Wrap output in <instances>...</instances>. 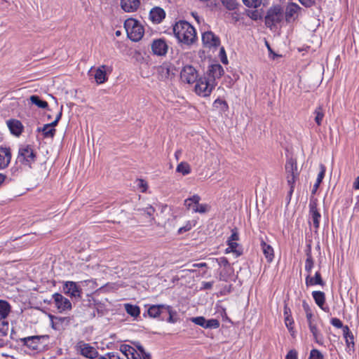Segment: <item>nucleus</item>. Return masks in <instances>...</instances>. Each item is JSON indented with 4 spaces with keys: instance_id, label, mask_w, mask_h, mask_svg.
Masks as SVG:
<instances>
[{
    "instance_id": "5",
    "label": "nucleus",
    "mask_w": 359,
    "mask_h": 359,
    "mask_svg": "<svg viewBox=\"0 0 359 359\" xmlns=\"http://www.w3.org/2000/svg\"><path fill=\"white\" fill-rule=\"evenodd\" d=\"M283 20V9L278 4L270 7L264 17L265 25L271 29Z\"/></svg>"
},
{
    "instance_id": "34",
    "label": "nucleus",
    "mask_w": 359,
    "mask_h": 359,
    "mask_svg": "<svg viewBox=\"0 0 359 359\" xmlns=\"http://www.w3.org/2000/svg\"><path fill=\"white\" fill-rule=\"evenodd\" d=\"M36 132L42 133V135L44 138H53L56 130L55 128H50L49 125L44 124L43 127H38L36 128Z\"/></svg>"
},
{
    "instance_id": "19",
    "label": "nucleus",
    "mask_w": 359,
    "mask_h": 359,
    "mask_svg": "<svg viewBox=\"0 0 359 359\" xmlns=\"http://www.w3.org/2000/svg\"><path fill=\"white\" fill-rule=\"evenodd\" d=\"M312 297L316 305L325 312H328L330 309L325 306V294L320 290L313 291L311 293Z\"/></svg>"
},
{
    "instance_id": "36",
    "label": "nucleus",
    "mask_w": 359,
    "mask_h": 359,
    "mask_svg": "<svg viewBox=\"0 0 359 359\" xmlns=\"http://www.w3.org/2000/svg\"><path fill=\"white\" fill-rule=\"evenodd\" d=\"M343 335L345 339L346 346L349 347L351 345L353 348L355 345L354 336L347 325L344 327Z\"/></svg>"
},
{
    "instance_id": "14",
    "label": "nucleus",
    "mask_w": 359,
    "mask_h": 359,
    "mask_svg": "<svg viewBox=\"0 0 359 359\" xmlns=\"http://www.w3.org/2000/svg\"><path fill=\"white\" fill-rule=\"evenodd\" d=\"M168 49V46L164 39H157L153 41L151 43V50L154 55L158 56L165 55Z\"/></svg>"
},
{
    "instance_id": "24",
    "label": "nucleus",
    "mask_w": 359,
    "mask_h": 359,
    "mask_svg": "<svg viewBox=\"0 0 359 359\" xmlns=\"http://www.w3.org/2000/svg\"><path fill=\"white\" fill-rule=\"evenodd\" d=\"M11 308L8 301L0 299V320H8L7 318L11 312Z\"/></svg>"
},
{
    "instance_id": "41",
    "label": "nucleus",
    "mask_w": 359,
    "mask_h": 359,
    "mask_svg": "<svg viewBox=\"0 0 359 359\" xmlns=\"http://www.w3.org/2000/svg\"><path fill=\"white\" fill-rule=\"evenodd\" d=\"M313 113L315 114V122L318 126H320L325 116L323 107L321 106L318 107Z\"/></svg>"
},
{
    "instance_id": "27",
    "label": "nucleus",
    "mask_w": 359,
    "mask_h": 359,
    "mask_svg": "<svg viewBox=\"0 0 359 359\" xmlns=\"http://www.w3.org/2000/svg\"><path fill=\"white\" fill-rule=\"evenodd\" d=\"M49 318L51 323V327L55 330H60L62 328L63 323L65 322H68L67 318L66 317L55 316L51 314L49 315Z\"/></svg>"
},
{
    "instance_id": "31",
    "label": "nucleus",
    "mask_w": 359,
    "mask_h": 359,
    "mask_svg": "<svg viewBox=\"0 0 359 359\" xmlns=\"http://www.w3.org/2000/svg\"><path fill=\"white\" fill-rule=\"evenodd\" d=\"M302 8L297 4L291 2L288 4L285 8V20L289 21L291 18L294 16Z\"/></svg>"
},
{
    "instance_id": "10",
    "label": "nucleus",
    "mask_w": 359,
    "mask_h": 359,
    "mask_svg": "<svg viewBox=\"0 0 359 359\" xmlns=\"http://www.w3.org/2000/svg\"><path fill=\"white\" fill-rule=\"evenodd\" d=\"M202 43L208 48H217L219 47L221 41L219 37L212 31H207L202 34Z\"/></svg>"
},
{
    "instance_id": "61",
    "label": "nucleus",
    "mask_w": 359,
    "mask_h": 359,
    "mask_svg": "<svg viewBox=\"0 0 359 359\" xmlns=\"http://www.w3.org/2000/svg\"><path fill=\"white\" fill-rule=\"evenodd\" d=\"M299 3L306 8H310L315 5V0H298Z\"/></svg>"
},
{
    "instance_id": "54",
    "label": "nucleus",
    "mask_w": 359,
    "mask_h": 359,
    "mask_svg": "<svg viewBox=\"0 0 359 359\" xmlns=\"http://www.w3.org/2000/svg\"><path fill=\"white\" fill-rule=\"evenodd\" d=\"M314 266V260L313 259H306L305 260V271L308 273V274H311L312 269Z\"/></svg>"
},
{
    "instance_id": "33",
    "label": "nucleus",
    "mask_w": 359,
    "mask_h": 359,
    "mask_svg": "<svg viewBox=\"0 0 359 359\" xmlns=\"http://www.w3.org/2000/svg\"><path fill=\"white\" fill-rule=\"evenodd\" d=\"M29 102L32 104H34L40 109H47L48 108V102L43 100L38 95H32L29 97Z\"/></svg>"
},
{
    "instance_id": "28",
    "label": "nucleus",
    "mask_w": 359,
    "mask_h": 359,
    "mask_svg": "<svg viewBox=\"0 0 359 359\" xmlns=\"http://www.w3.org/2000/svg\"><path fill=\"white\" fill-rule=\"evenodd\" d=\"M172 69V67L170 64L164 63L159 66L158 68V72L161 79L165 80L169 79L171 76Z\"/></svg>"
},
{
    "instance_id": "55",
    "label": "nucleus",
    "mask_w": 359,
    "mask_h": 359,
    "mask_svg": "<svg viewBox=\"0 0 359 359\" xmlns=\"http://www.w3.org/2000/svg\"><path fill=\"white\" fill-rule=\"evenodd\" d=\"M299 175H287V182L290 188H294L296 180Z\"/></svg>"
},
{
    "instance_id": "32",
    "label": "nucleus",
    "mask_w": 359,
    "mask_h": 359,
    "mask_svg": "<svg viewBox=\"0 0 359 359\" xmlns=\"http://www.w3.org/2000/svg\"><path fill=\"white\" fill-rule=\"evenodd\" d=\"M161 309L162 304L148 305L147 313L150 318H156L158 320Z\"/></svg>"
},
{
    "instance_id": "43",
    "label": "nucleus",
    "mask_w": 359,
    "mask_h": 359,
    "mask_svg": "<svg viewBox=\"0 0 359 359\" xmlns=\"http://www.w3.org/2000/svg\"><path fill=\"white\" fill-rule=\"evenodd\" d=\"M220 325L219 321L216 318L206 319L205 329H217Z\"/></svg>"
},
{
    "instance_id": "21",
    "label": "nucleus",
    "mask_w": 359,
    "mask_h": 359,
    "mask_svg": "<svg viewBox=\"0 0 359 359\" xmlns=\"http://www.w3.org/2000/svg\"><path fill=\"white\" fill-rule=\"evenodd\" d=\"M260 247L267 262L271 263L274 259V250L273 247L266 243L263 238L260 239Z\"/></svg>"
},
{
    "instance_id": "38",
    "label": "nucleus",
    "mask_w": 359,
    "mask_h": 359,
    "mask_svg": "<svg viewBox=\"0 0 359 359\" xmlns=\"http://www.w3.org/2000/svg\"><path fill=\"white\" fill-rule=\"evenodd\" d=\"M119 351L128 359L137 351L135 348L129 344H121L119 347Z\"/></svg>"
},
{
    "instance_id": "52",
    "label": "nucleus",
    "mask_w": 359,
    "mask_h": 359,
    "mask_svg": "<svg viewBox=\"0 0 359 359\" xmlns=\"http://www.w3.org/2000/svg\"><path fill=\"white\" fill-rule=\"evenodd\" d=\"M309 359H323V355L319 350L313 348L310 351Z\"/></svg>"
},
{
    "instance_id": "48",
    "label": "nucleus",
    "mask_w": 359,
    "mask_h": 359,
    "mask_svg": "<svg viewBox=\"0 0 359 359\" xmlns=\"http://www.w3.org/2000/svg\"><path fill=\"white\" fill-rule=\"evenodd\" d=\"M247 15L252 20L257 21L262 18V14L257 10H249L247 12Z\"/></svg>"
},
{
    "instance_id": "8",
    "label": "nucleus",
    "mask_w": 359,
    "mask_h": 359,
    "mask_svg": "<svg viewBox=\"0 0 359 359\" xmlns=\"http://www.w3.org/2000/svg\"><path fill=\"white\" fill-rule=\"evenodd\" d=\"M76 351L86 358H98L99 353L95 348L83 341H79L75 346Z\"/></svg>"
},
{
    "instance_id": "42",
    "label": "nucleus",
    "mask_w": 359,
    "mask_h": 359,
    "mask_svg": "<svg viewBox=\"0 0 359 359\" xmlns=\"http://www.w3.org/2000/svg\"><path fill=\"white\" fill-rule=\"evenodd\" d=\"M222 4L228 11H234L238 8V3L236 0H219Z\"/></svg>"
},
{
    "instance_id": "2",
    "label": "nucleus",
    "mask_w": 359,
    "mask_h": 359,
    "mask_svg": "<svg viewBox=\"0 0 359 359\" xmlns=\"http://www.w3.org/2000/svg\"><path fill=\"white\" fill-rule=\"evenodd\" d=\"M124 28L128 37L134 42H137L144 36V29L140 22L134 18H128L124 22Z\"/></svg>"
},
{
    "instance_id": "51",
    "label": "nucleus",
    "mask_w": 359,
    "mask_h": 359,
    "mask_svg": "<svg viewBox=\"0 0 359 359\" xmlns=\"http://www.w3.org/2000/svg\"><path fill=\"white\" fill-rule=\"evenodd\" d=\"M97 359H122L116 352H108L104 355H100Z\"/></svg>"
},
{
    "instance_id": "45",
    "label": "nucleus",
    "mask_w": 359,
    "mask_h": 359,
    "mask_svg": "<svg viewBox=\"0 0 359 359\" xmlns=\"http://www.w3.org/2000/svg\"><path fill=\"white\" fill-rule=\"evenodd\" d=\"M218 265L224 269L231 270V266L228 259L226 257H221L216 259Z\"/></svg>"
},
{
    "instance_id": "26",
    "label": "nucleus",
    "mask_w": 359,
    "mask_h": 359,
    "mask_svg": "<svg viewBox=\"0 0 359 359\" xmlns=\"http://www.w3.org/2000/svg\"><path fill=\"white\" fill-rule=\"evenodd\" d=\"M107 66L102 65L96 69L94 77L97 84L104 83L107 81Z\"/></svg>"
},
{
    "instance_id": "3",
    "label": "nucleus",
    "mask_w": 359,
    "mask_h": 359,
    "mask_svg": "<svg viewBox=\"0 0 359 359\" xmlns=\"http://www.w3.org/2000/svg\"><path fill=\"white\" fill-rule=\"evenodd\" d=\"M36 160V154L29 144L20 147L17 161L29 168H32V164Z\"/></svg>"
},
{
    "instance_id": "20",
    "label": "nucleus",
    "mask_w": 359,
    "mask_h": 359,
    "mask_svg": "<svg viewBox=\"0 0 359 359\" xmlns=\"http://www.w3.org/2000/svg\"><path fill=\"white\" fill-rule=\"evenodd\" d=\"M305 284L306 287L320 285L325 286V282L322 278V275L320 271H317L313 276H311V274H308L305 278Z\"/></svg>"
},
{
    "instance_id": "35",
    "label": "nucleus",
    "mask_w": 359,
    "mask_h": 359,
    "mask_svg": "<svg viewBox=\"0 0 359 359\" xmlns=\"http://www.w3.org/2000/svg\"><path fill=\"white\" fill-rule=\"evenodd\" d=\"M320 170L318 175L315 184H313V189L311 191L312 194H315L316 193L320 184L323 182V178L325 177V171H326V168H325V165L323 164H320Z\"/></svg>"
},
{
    "instance_id": "64",
    "label": "nucleus",
    "mask_w": 359,
    "mask_h": 359,
    "mask_svg": "<svg viewBox=\"0 0 359 359\" xmlns=\"http://www.w3.org/2000/svg\"><path fill=\"white\" fill-rule=\"evenodd\" d=\"M136 348H137V349H135V350L137 351V353L138 355H141L149 354V353L145 351L144 348L140 343H137Z\"/></svg>"
},
{
    "instance_id": "16",
    "label": "nucleus",
    "mask_w": 359,
    "mask_h": 359,
    "mask_svg": "<svg viewBox=\"0 0 359 359\" xmlns=\"http://www.w3.org/2000/svg\"><path fill=\"white\" fill-rule=\"evenodd\" d=\"M224 74V70L223 67L220 64H212L208 67V74L209 76V79L213 83L217 79L221 78V76Z\"/></svg>"
},
{
    "instance_id": "44",
    "label": "nucleus",
    "mask_w": 359,
    "mask_h": 359,
    "mask_svg": "<svg viewBox=\"0 0 359 359\" xmlns=\"http://www.w3.org/2000/svg\"><path fill=\"white\" fill-rule=\"evenodd\" d=\"M9 330V323L8 320H0V337H5L8 334Z\"/></svg>"
},
{
    "instance_id": "15",
    "label": "nucleus",
    "mask_w": 359,
    "mask_h": 359,
    "mask_svg": "<svg viewBox=\"0 0 359 359\" xmlns=\"http://www.w3.org/2000/svg\"><path fill=\"white\" fill-rule=\"evenodd\" d=\"M12 158L10 147L0 146V170L6 168Z\"/></svg>"
},
{
    "instance_id": "59",
    "label": "nucleus",
    "mask_w": 359,
    "mask_h": 359,
    "mask_svg": "<svg viewBox=\"0 0 359 359\" xmlns=\"http://www.w3.org/2000/svg\"><path fill=\"white\" fill-rule=\"evenodd\" d=\"M285 359H298L297 351L294 349L289 351L285 355Z\"/></svg>"
},
{
    "instance_id": "47",
    "label": "nucleus",
    "mask_w": 359,
    "mask_h": 359,
    "mask_svg": "<svg viewBox=\"0 0 359 359\" xmlns=\"http://www.w3.org/2000/svg\"><path fill=\"white\" fill-rule=\"evenodd\" d=\"M285 326H286L287 329L288 330L289 332L290 333V334L292 336H293L294 334V321L293 320L292 316L290 317V318H285Z\"/></svg>"
},
{
    "instance_id": "53",
    "label": "nucleus",
    "mask_w": 359,
    "mask_h": 359,
    "mask_svg": "<svg viewBox=\"0 0 359 359\" xmlns=\"http://www.w3.org/2000/svg\"><path fill=\"white\" fill-rule=\"evenodd\" d=\"M219 56L222 64L227 65L229 63L227 55L223 46L219 49Z\"/></svg>"
},
{
    "instance_id": "37",
    "label": "nucleus",
    "mask_w": 359,
    "mask_h": 359,
    "mask_svg": "<svg viewBox=\"0 0 359 359\" xmlns=\"http://www.w3.org/2000/svg\"><path fill=\"white\" fill-rule=\"evenodd\" d=\"M125 309L127 313L133 318H137L140 314V308L137 305L126 304Z\"/></svg>"
},
{
    "instance_id": "7",
    "label": "nucleus",
    "mask_w": 359,
    "mask_h": 359,
    "mask_svg": "<svg viewBox=\"0 0 359 359\" xmlns=\"http://www.w3.org/2000/svg\"><path fill=\"white\" fill-rule=\"evenodd\" d=\"M158 320L165 321L168 323L175 324L179 320V316L172 306L162 304Z\"/></svg>"
},
{
    "instance_id": "25",
    "label": "nucleus",
    "mask_w": 359,
    "mask_h": 359,
    "mask_svg": "<svg viewBox=\"0 0 359 359\" xmlns=\"http://www.w3.org/2000/svg\"><path fill=\"white\" fill-rule=\"evenodd\" d=\"M285 168L287 175H299L297 161L294 158L292 157L288 158L286 161Z\"/></svg>"
},
{
    "instance_id": "13",
    "label": "nucleus",
    "mask_w": 359,
    "mask_h": 359,
    "mask_svg": "<svg viewBox=\"0 0 359 359\" xmlns=\"http://www.w3.org/2000/svg\"><path fill=\"white\" fill-rule=\"evenodd\" d=\"M317 199H310L309 208V217L312 220L313 226L317 231L320 226V221L321 215L317 208Z\"/></svg>"
},
{
    "instance_id": "46",
    "label": "nucleus",
    "mask_w": 359,
    "mask_h": 359,
    "mask_svg": "<svg viewBox=\"0 0 359 359\" xmlns=\"http://www.w3.org/2000/svg\"><path fill=\"white\" fill-rule=\"evenodd\" d=\"M243 4L248 7L252 8H257L262 4V0H242Z\"/></svg>"
},
{
    "instance_id": "4",
    "label": "nucleus",
    "mask_w": 359,
    "mask_h": 359,
    "mask_svg": "<svg viewBox=\"0 0 359 359\" xmlns=\"http://www.w3.org/2000/svg\"><path fill=\"white\" fill-rule=\"evenodd\" d=\"M201 200V198L198 194H194L184 201V205L187 210H191L192 213H206L210 207L207 203H200Z\"/></svg>"
},
{
    "instance_id": "62",
    "label": "nucleus",
    "mask_w": 359,
    "mask_h": 359,
    "mask_svg": "<svg viewBox=\"0 0 359 359\" xmlns=\"http://www.w3.org/2000/svg\"><path fill=\"white\" fill-rule=\"evenodd\" d=\"M312 248H311V242L307 243L306 245V250H305V254L306 256V259H313L312 257Z\"/></svg>"
},
{
    "instance_id": "11",
    "label": "nucleus",
    "mask_w": 359,
    "mask_h": 359,
    "mask_svg": "<svg viewBox=\"0 0 359 359\" xmlns=\"http://www.w3.org/2000/svg\"><path fill=\"white\" fill-rule=\"evenodd\" d=\"M63 292L71 298H81L82 290L74 281H65L63 283Z\"/></svg>"
},
{
    "instance_id": "40",
    "label": "nucleus",
    "mask_w": 359,
    "mask_h": 359,
    "mask_svg": "<svg viewBox=\"0 0 359 359\" xmlns=\"http://www.w3.org/2000/svg\"><path fill=\"white\" fill-rule=\"evenodd\" d=\"M228 248L225 250L226 253L233 252L236 255V257H238L241 256L243 253L241 250H238L237 248L238 246V243L236 242H229L226 241Z\"/></svg>"
},
{
    "instance_id": "60",
    "label": "nucleus",
    "mask_w": 359,
    "mask_h": 359,
    "mask_svg": "<svg viewBox=\"0 0 359 359\" xmlns=\"http://www.w3.org/2000/svg\"><path fill=\"white\" fill-rule=\"evenodd\" d=\"M137 186L141 189L142 193L146 192L148 188L147 182L142 179L138 180Z\"/></svg>"
},
{
    "instance_id": "1",
    "label": "nucleus",
    "mask_w": 359,
    "mask_h": 359,
    "mask_svg": "<svg viewBox=\"0 0 359 359\" xmlns=\"http://www.w3.org/2000/svg\"><path fill=\"white\" fill-rule=\"evenodd\" d=\"M173 33L177 41L187 46H191L197 40L194 27L187 20H179L172 27Z\"/></svg>"
},
{
    "instance_id": "6",
    "label": "nucleus",
    "mask_w": 359,
    "mask_h": 359,
    "mask_svg": "<svg viewBox=\"0 0 359 359\" xmlns=\"http://www.w3.org/2000/svg\"><path fill=\"white\" fill-rule=\"evenodd\" d=\"M195 92L202 97H208L215 88V83H213L207 77H200L196 81Z\"/></svg>"
},
{
    "instance_id": "18",
    "label": "nucleus",
    "mask_w": 359,
    "mask_h": 359,
    "mask_svg": "<svg viewBox=\"0 0 359 359\" xmlns=\"http://www.w3.org/2000/svg\"><path fill=\"white\" fill-rule=\"evenodd\" d=\"M7 126L11 133L15 136L20 137L23 132L24 126L20 121L11 118L7 121Z\"/></svg>"
},
{
    "instance_id": "57",
    "label": "nucleus",
    "mask_w": 359,
    "mask_h": 359,
    "mask_svg": "<svg viewBox=\"0 0 359 359\" xmlns=\"http://www.w3.org/2000/svg\"><path fill=\"white\" fill-rule=\"evenodd\" d=\"M193 226L194 225L191 224L190 221H187L184 226L179 228L177 232L179 234H181L184 232L189 231L192 229Z\"/></svg>"
},
{
    "instance_id": "49",
    "label": "nucleus",
    "mask_w": 359,
    "mask_h": 359,
    "mask_svg": "<svg viewBox=\"0 0 359 359\" xmlns=\"http://www.w3.org/2000/svg\"><path fill=\"white\" fill-rule=\"evenodd\" d=\"M233 272V269L231 267V270L223 269L219 273V280L222 281H228L229 276Z\"/></svg>"
},
{
    "instance_id": "9",
    "label": "nucleus",
    "mask_w": 359,
    "mask_h": 359,
    "mask_svg": "<svg viewBox=\"0 0 359 359\" xmlns=\"http://www.w3.org/2000/svg\"><path fill=\"white\" fill-rule=\"evenodd\" d=\"M199 78L198 71L192 65H187L184 66L180 72V79L184 83L192 84Z\"/></svg>"
},
{
    "instance_id": "12",
    "label": "nucleus",
    "mask_w": 359,
    "mask_h": 359,
    "mask_svg": "<svg viewBox=\"0 0 359 359\" xmlns=\"http://www.w3.org/2000/svg\"><path fill=\"white\" fill-rule=\"evenodd\" d=\"M52 299L60 313L72 309V303L70 301L59 292L54 293L52 295Z\"/></svg>"
},
{
    "instance_id": "50",
    "label": "nucleus",
    "mask_w": 359,
    "mask_h": 359,
    "mask_svg": "<svg viewBox=\"0 0 359 359\" xmlns=\"http://www.w3.org/2000/svg\"><path fill=\"white\" fill-rule=\"evenodd\" d=\"M206 318L204 316H196L190 318V321L204 328Z\"/></svg>"
},
{
    "instance_id": "56",
    "label": "nucleus",
    "mask_w": 359,
    "mask_h": 359,
    "mask_svg": "<svg viewBox=\"0 0 359 359\" xmlns=\"http://www.w3.org/2000/svg\"><path fill=\"white\" fill-rule=\"evenodd\" d=\"M239 239V234L238 232V229L236 228H233L231 229V234L229 237L226 241L229 242H235Z\"/></svg>"
},
{
    "instance_id": "39",
    "label": "nucleus",
    "mask_w": 359,
    "mask_h": 359,
    "mask_svg": "<svg viewBox=\"0 0 359 359\" xmlns=\"http://www.w3.org/2000/svg\"><path fill=\"white\" fill-rule=\"evenodd\" d=\"M176 172L185 176L191 173V169L188 163L182 161L177 165Z\"/></svg>"
},
{
    "instance_id": "22",
    "label": "nucleus",
    "mask_w": 359,
    "mask_h": 359,
    "mask_svg": "<svg viewBox=\"0 0 359 359\" xmlns=\"http://www.w3.org/2000/svg\"><path fill=\"white\" fill-rule=\"evenodd\" d=\"M140 6V0H121V7L127 13L136 11Z\"/></svg>"
},
{
    "instance_id": "23",
    "label": "nucleus",
    "mask_w": 359,
    "mask_h": 359,
    "mask_svg": "<svg viewBox=\"0 0 359 359\" xmlns=\"http://www.w3.org/2000/svg\"><path fill=\"white\" fill-rule=\"evenodd\" d=\"M49 338L48 335H33L29 336V339L27 345V348L32 351H38L41 339Z\"/></svg>"
},
{
    "instance_id": "58",
    "label": "nucleus",
    "mask_w": 359,
    "mask_h": 359,
    "mask_svg": "<svg viewBox=\"0 0 359 359\" xmlns=\"http://www.w3.org/2000/svg\"><path fill=\"white\" fill-rule=\"evenodd\" d=\"M330 323L332 326L337 328H342L344 330V325L342 321L338 318H332L330 320Z\"/></svg>"
},
{
    "instance_id": "29",
    "label": "nucleus",
    "mask_w": 359,
    "mask_h": 359,
    "mask_svg": "<svg viewBox=\"0 0 359 359\" xmlns=\"http://www.w3.org/2000/svg\"><path fill=\"white\" fill-rule=\"evenodd\" d=\"M309 328L313 337L314 341L319 345H323V336L320 333V332L318 330L316 325L313 324V323H310Z\"/></svg>"
},
{
    "instance_id": "30",
    "label": "nucleus",
    "mask_w": 359,
    "mask_h": 359,
    "mask_svg": "<svg viewBox=\"0 0 359 359\" xmlns=\"http://www.w3.org/2000/svg\"><path fill=\"white\" fill-rule=\"evenodd\" d=\"M212 107L217 109L221 114H225L229 111V104L225 100L217 97L212 104Z\"/></svg>"
},
{
    "instance_id": "17",
    "label": "nucleus",
    "mask_w": 359,
    "mask_h": 359,
    "mask_svg": "<svg viewBox=\"0 0 359 359\" xmlns=\"http://www.w3.org/2000/svg\"><path fill=\"white\" fill-rule=\"evenodd\" d=\"M165 11L159 6H155L149 11V19L154 24L161 23L165 19Z\"/></svg>"
},
{
    "instance_id": "63",
    "label": "nucleus",
    "mask_w": 359,
    "mask_h": 359,
    "mask_svg": "<svg viewBox=\"0 0 359 359\" xmlns=\"http://www.w3.org/2000/svg\"><path fill=\"white\" fill-rule=\"evenodd\" d=\"M128 359H151V354L140 355H138L136 351L135 355L134 354L130 358H128Z\"/></svg>"
}]
</instances>
